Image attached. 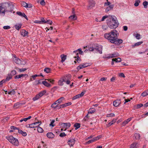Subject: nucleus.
Wrapping results in <instances>:
<instances>
[{
	"mask_svg": "<svg viewBox=\"0 0 148 148\" xmlns=\"http://www.w3.org/2000/svg\"><path fill=\"white\" fill-rule=\"evenodd\" d=\"M107 24L109 28L111 29H115L119 25L117 18L114 16H108L106 20Z\"/></svg>",
	"mask_w": 148,
	"mask_h": 148,
	"instance_id": "nucleus-1",
	"label": "nucleus"
},
{
	"mask_svg": "<svg viewBox=\"0 0 148 148\" xmlns=\"http://www.w3.org/2000/svg\"><path fill=\"white\" fill-rule=\"evenodd\" d=\"M118 33L116 29H113L109 33H106L104 35V38L112 43H115L117 38Z\"/></svg>",
	"mask_w": 148,
	"mask_h": 148,
	"instance_id": "nucleus-2",
	"label": "nucleus"
},
{
	"mask_svg": "<svg viewBox=\"0 0 148 148\" xmlns=\"http://www.w3.org/2000/svg\"><path fill=\"white\" fill-rule=\"evenodd\" d=\"M1 7H2L4 9L2 10V14L4 15L5 12H10L12 10L13 6L8 3H2L0 4Z\"/></svg>",
	"mask_w": 148,
	"mask_h": 148,
	"instance_id": "nucleus-3",
	"label": "nucleus"
},
{
	"mask_svg": "<svg viewBox=\"0 0 148 148\" xmlns=\"http://www.w3.org/2000/svg\"><path fill=\"white\" fill-rule=\"evenodd\" d=\"M6 138L12 145L15 146L18 145L19 142L17 139L14 138L13 136H6Z\"/></svg>",
	"mask_w": 148,
	"mask_h": 148,
	"instance_id": "nucleus-4",
	"label": "nucleus"
},
{
	"mask_svg": "<svg viewBox=\"0 0 148 148\" xmlns=\"http://www.w3.org/2000/svg\"><path fill=\"white\" fill-rule=\"evenodd\" d=\"M75 138H70L68 140L67 143L68 145L70 147H72L75 143Z\"/></svg>",
	"mask_w": 148,
	"mask_h": 148,
	"instance_id": "nucleus-5",
	"label": "nucleus"
},
{
	"mask_svg": "<svg viewBox=\"0 0 148 148\" xmlns=\"http://www.w3.org/2000/svg\"><path fill=\"white\" fill-rule=\"evenodd\" d=\"M71 76L70 74L64 76V79L65 80V81H64V82H65L67 84H70L71 82L70 80L71 79Z\"/></svg>",
	"mask_w": 148,
	"mask_h": 148,
	"instance_id": "nucleus-6",
	"label": "nucleus"
},
{
	"mask_svg": "<svg viewBox=\"0 0 148 148\" xmlns=\"http://www.w3.org/2000/svg\"><path fill=\"white\" fill-rule=\"evenodd\" d=\"M61 127L63 128H65L64 130V131L66 130V129L69 127L71 126V124L69 123H62L61 124Z\"/></svg>",
	"mask_w": 148,
	"mask_h": 148,
	"instance_id": "nucleus-7",
	"label": "nucleus"
},
{
	"mask_svg": "<svg viewBox=\"0 0 148 148\" xmlns=\"http://www.w3.org/2000/svg\"><path fill=\"white\" fill-rule=\"evenodd\" d=\"M95 3L94 1L91 0L89 1V5L88 7V9L92 8L95 5Z\"/></svg>",
	"mask_w": 148,
	"mask_h": 148,
	"instance_id": "nucleus-8",
	"label": "nucleus"
},
{
	"mask_svg": "<svg viewBox=\"0 0 148 148\" xmlns=\"http://www.w3.org/2000/svg\"><path fill=\"white\" fill-rule=\"evenodd\" d=\"M13 60L14 62L18 64H21V60L16 57L15 56H14Z\"/></svg>",
	"mask_w": 148,
	"mask_h": 148,
	"instance_id": "nucleus-9",
	"label": "nucleus"
},
{
	"mask_svg": "<svg viewBox=\"0 0 148 148\" xmlns=\"http://www.w3.org/2000/svg\"><path fill=\"white\" fill-rule=\"evenodd\" d=\"M41 123V122H36L33 123L31 124V126L32 128H34L37 127L38 126L40 125Z\"/></svg>",
	"mask_w": 148,
	"mask_h": 148,
	"instance_id": "nucleus-10",
	"label": "nucleus"
},
{
	"mask_svg": "<svg viewBox=\"0 0 148 148\" xmlns=\"http://www.w3.org/2000/svg\"><path fill=\"white\" fill-rule=\"evenodd\" d=\"M121 103V100L118 99L113 102V105L115 107H117L119 106Z\"/></svg>",
	"mask_w": 148,
	"mask_h": 148,
	"instance_id": "nucleus-11",
	"label": "nucleus"
},
{
	"mask_svg": "<svg viewBox=\"0 0 148 148\" xmlns=\"http://www.w3.org/2000/svg\"><path fill=\"white\" fill-rule=\"evenodd\" d=\"M95 50L96 51L100 53L101 54L102 53L101 46L99 45L97 46L95 48Z\"/></svg>",
	"mask_w": 148,
	"mask_h": 148,
	"instance_id": "nucleus-12",
	"label": "nucleus"
},
{
	"mask_svg": "<svg viewBox=\"0 0 148 148\" xmlns=\"http://www.w3.org/2000/svg\"><path fill=\"white\" fill-rule=\"evenodd\" d=\"M139 144L138 143L135 142L134 143L130 145V148H138L139 147Z\"/></svg>",
	"mask_w": 148,
	"mask_h": 148,
	"instance_id": "nucleus-13",
	"label": "nucleus"
},
{
	"mask_svg": "<svg viewBox=\"0 0 148 148\" xmlns=\"http://www.w3.org/2000/svg\"><path fill=\"white\" fill-rule=\"evenodd\" d=\"M64 76L63 77L60 79L58 82V84L60 86H62L63 85V82L65 81L64 80Z\"/></svg>",
	"mask_w": 148,
	"mask_h": 148,
	"instance_id": "nucleus-14",
	"label": "nucleus"
},
{
	"mask_svg": "<svg viewBox=\"0 0 148 148\" xmlns=\"http://www.w3.org/2000/svg\"><path fill=\"white\" fill-rule=\"evenodd\" d=\"M47 136L49 138H53L54 137V135L51 132L48 133L47 134Z\"/></svg>",
	"mask_w": 148,
	"mask_h": 148,
	"instance_id": "nucleus-15",
	"label": "nucleus"
},
{
	"mask_svg": "<svg viewBox=\"0 0 148 148\" xmlns=\"http://www.w3.org/2000/svg\"><path fill=\"white\" fill-rule=\"evenodd\" d=\"M132 118L130 117L128 118L127 120L125 121L122 123V125L123 126H125V125L127 124L129 122H130L132 119Z\"/></svg>",
	"mask_w": 148,
	"mask_h": 148,
	"instance_id": "nucleus-16",
	"label": "nucleus"
},
{
	"mask_svg": "<svg viewBox=\"0 0 148 148\" xmlns=\"http://www.w3.org/2000/svg\"><path fill=\"white\" fill-rule=\"evenodd\" d=\"M119 56V54L118 53H114L110 55V56L108 57V58H112L113 57L118 56Z\"/></svg>",
	"mask_w": 148,
	"mask_h": 148,
	"instance_id": "nucleus-17",
	"label": "nucleus"
},
{
	"mask_svg": "<svg viewBox=\"0 0 148 148\" xmlns=\"http://www.w3.org/2000/svg\"><path fill=\"white\" fill-rule=\"evenodd\" d=\"M21 35L24 37L26 36L27 35L28 32L25 30H22L21 32Z\"/></svg>",
	"mask_w": 148,
	"mask_h": 148,
	"instance_id": "nucleus-18",
	"label": "nucleus"
},
{
	"mask_svg": "<svg viewBox=\"0 0 148 148\" xmlns=\"http://www.w3.org/2000/svg\"><path fill=\"white\" fill-rule=\"evenodd\" d=\"M59 103L58 102L57 100L54 103L51 105V107L53 108H55L58 107V106Z\"/></svg>",
	"mask_w": 148,
	"mask_h": 148,
	"instance_id": "nucleus-19",
	"label": "nucleus"
},
{
	"mask_svg": "<svg viewBox=\"0 0 148 148\" xmlns=\"http://www.w3.org/2000/svg\"><path fill=\"white\" fill-rule=\"evenodd\" d=\"M78 51V53L81 55H82L83 53V51H82L81 49L80 48L78 49L77 50L74 51H73V53H75L77 55V51Z\"/></svg>",
	"mask_w": 148,
	"mask_h": 148,
	"instance_id": "nucleus-20",
	"label": "nucleus"
},
{
	"mask_svg": "<svg viewBox=\"0 0 148 148\" xmlns=\"http://www.w3.org/2000/svg\"><path fill=\"white\" fill-rule=\"evenodd\" d=\"M61 57L62 59L61 62L63 63L65 61V60L66 59V55H61Z\"/></svg>",
	"mask_w": 148,
	"mask_h": 148,
	"instance_id": "nucleus-21",
	"label": "nucleus"
},
{
	"mask_svg": "<svg viewBox=\"0 0 148 148\" xmlns=\"http://www.w3.org/2000/svg\"><path fill=\"white\" fill-rule=\"evenodd\" d=\"M116 40L115 41V43H114V44H120L122 43L123 42V40L121 39H118V35L117 36V38L116 39Z\"/></svg>",
	"mask_w": 148,
	"mask_h": 148,
	"instance_id": "nucleus-22",
	"label": "nucleus"
},
{
	"mask_svg": "<svg viewBox=\"0 0 148 148\" xmlns=\"http://www.w3.org/2000/svg\"><path fill=\"white\" fill-rule=\"evenodd\" d=\"M18 132L19 134H21L23 136H26L27 135L26 132H23L20 129H18Z\"/></svg>",
	"mask_w": 148,
	"mask_h": 148,
	"instance_id": "nucleus-23",
	"label": "nucleus"
},
{
	"mask_svg": "<svg viewBox=\"0 0 148 148\" xmlns=\"http://www.w3.org/2000/svg\"><path fill=\"white\" fill-rule=\"evenodd\" d=\"M74 126L75 127V130H77L80 127V124L79 123H76L74 124Z\"/></svg>",
	"mask_w": 148,
	"mask_h": 148,
	"instance_id": "nucleus-24",
	"label": "nucleus"
},
{
	"mask_svg": "<svg viewBox=\"0 0 148 148\" xmlns=\"http://www.w3.org/2000/svg\"><path fill=\"white\" fill-rule=\"evenodd\" d=\"M46 92L45 90H44L40 92L38 95L40 98L44 95Z\"/></svg>",
	"mask_w": 148,
	"mask_h": 148,
	"instance_id": "nucleus-25",
	"label": "nucleus"
},
{
	"mask_svg": "<svg viewBox=\"0 0 148 148\" xmlns=\"http://www.w3.org/2000/svg\"><path fill=\"white\" fill-rule=\"evenodd\" d=\"M143 43V42L142 41L138 42L136 43L135 44L132 45V47L133 48L134 47L136 46H138L140 45Z\"/></svg>",
	"mask_w": 148,
	"mask_h": 148,
	"instance_id": "nucleus-26",
	"label": "nucleus"
},
{
	"mask_svg": "<svg viewBox=\"0 0 148 148\" xmlns=\"http://www.w3.org/2000/svg\"><path fill=\"white\" fill-rule=\"evenodd\" d=\"M95 111V109L94 108H90L88 111V114H92L94 113Z\"/></svg>",
	"mask_w": 148,
	"mask_h": 148,
	"instance_id": "nucleus-27",
	"label": "nucleus"
},
{
	"mask_svg": "<svg viewBox=\"0 0 148 148\" xmlns=\"http://www.w3.org/2000/svg\"><path fill=\"white\" fill-rule=\"evenodd\" d=\"M69 18L70 19L74 20H76L77 18V17L75 16V14H73V15L70 16Z\"/></svg>",
	"mask_w": 148,
	"mask_h": 148,
	"instance_id": "nucleus-28",
	"label": "nucleus"
},
{
	"mask_svg": "<svg viewBox=\"0 0 148 148\" xmlns=\"http://www.w3.org/2000/svg\"><path fill=\"white\" fill-rule=\"evenodd\" d=\"M42 83L45 86L47 87H49L51 86V85L46 81H42Z\"/></svg>",
	"mask_w": 148,
	"mask_h": 148,
	"instance_id": "nucleus-29",
	"label": "nucleus"
},
{
	"mask_svg": "<svg viewBox=\"0 0 148 148\" xmlns=\"http://www.w3.org/2000/svg\"><path fill=\"white\" fill-rule=\"evenodd\" d=\"M77 56L74 57V58H77V60L78 63H79L80 61V59L78 56V53H77Z\"/></svg>",
	"mask_w": 148,
	"mask_h": 148,
	"instance_id": "nucleus-30",
	"label": "nucleus"
},
{
	"mask_svg": "<svg viewBox=\"0 0 148 148\" xmlns=\"http://www.w3.org/2000/svg\"><path fill=\"white\" fill-rule=\"evenodd\" d=\"M15 92L14 89L12 90L11 91H9L8 92V94L11 95H13L15 94Z\"/></svg>",
	"mask_w": 148,
	"mask_h": 148,
	"instance_id": "nucleus-31",
	"label": "nucleus"
},
{
	"mask_svg": "<svg viewBox=\"0 0 148 148\" xmlns=\"http://www.w3.org/2000/svg\"><path fill=\"white\" fill-rule=\"evenodd\" d=\"M147 95H148V90H147L144 91V92H143L141 94V95L143 97H145L147 96Z\"/></svg>",
	"mask_w": 148,
	"mask_h": 148,
	"instance_id": "nucleus-32",
	"label": "nucleus"
},
{
	"mask_svg": "<svg viewBox=\"0 0 148 148\" xmlns=\"http://www.w3.org/2000/svg\"><path fill=\"white\" fill-rule=\"evenodd\" d=\"M38 76L39 75L36 74L32 76L30 79V81H32L33 80H34L35 79L36 77Z\"/></svg>",
	"mask_w": 148,
	"mask_h": 148,
	"instance_id": "nucleus-33",
	"label": "nucleus"
},
{
	"mask_svg": "<svg viewBox=\"0 0 148 148\" xmlns=\"http://www.w3.org/2000/svg\"><path fill=\"white\" fill-rule=\"evenodd\" d=\"M135 138L136 139H139L140 137V135L138 133H136L134 134Z\"/></svg>",
	"mask_w": 148,
	"mask_h": 148,
	"instance_id": "nucleus-34",
	"label": "nucleus"
},
{
	"mask_svg": "<svg viewBox=\"0 0 148 148\" xmlns=\"http://www.w3.org/2000/svg\"><path fill=\"white\" fill-rule=\"evenodd\" d=\"M140 0H136L135 1V3L134 4V5L135 6L137 7L138 6L139 4V3H140Z\"/></svg>",
	"mask_w": 148,
	"mask_h": 148,
	"instance_id": "nucleus-35",
	"label": "nucleus"
},
{
	"mask_svg": "<svg viewBox=\"0 0 148 148\" xmlns=\"http://www.w3.org/2000/svg\"><path fill=\"white\" fill-rule=\"evenodd\" d=\"M44 71L46 73H48L51 72V70L49 68H46L44 69Z\"/></svg>",
	"mask_w": 148,
	"mask_h": 148,
	"instance_id": "nucleus-36",
	"label": "nucleus"
},
{
	"mask_svg": "<svg viewBox=\"0 0 148 148\" xmlns=\"http://www.w3.org/2000/svg\"><path fill=\"white\" fill-rule=\"evenodd\" d=\"M24 75H24V74H21V75H16L14 77V78L15 79H19V78H21V77L24 76Z\"/></svg>",
	"mask_w": 148,
	"mask_h": 148,
	"instance_id": "nucleus-37",
	"label": "nucleus"
},
{
	"mask_svg": "<svg viewBox=\"0 0 148 148\" xmlns=\"http://www.w3.org/2000/svg\"><path fill=\"white\" fill-rule=\"evenodd\" d=\"M143 4L144 8H146L147 7V5H148V2L145 1L143 3Z\"/></svg>",
	"mask_w": 148,
	"mask_h": 148,
	"instance_id": "nucleus-38",
	"label": "nucleus"
},
{
	"mask_svg": "<svg viewBox=\"0 0 148 148\" xmlns=\"http://www.w3.org/2000/svg\"><path fill=\"white\" fill-rule=\"evenodd\" d=\"M16 14L19 16H23L25 15V14L24 13H22L21 12L18 11L16 12Z\"/></svg>",
	"mask_w": 148,
	"mask_h": 148,
	"instance_id": "nucleus-39",
	"label": "nucleus"
},
{
	"mask_svg": "<svg viewBox=\"0 0 148 148\" xmlns=\"http://www.w3.org/2000/svg\"><path fill=\"white\" fill-rule=\"evenodd\" d=\"M64 98L63 97H61L59 98L57 100V101L58 102V103H61L62 101H63L64 100Z\"/></svg>",
	"mask_w": 148,
	"mask_h": 148,
	"instance_id": "nucleus-40",
	"label": "nucleus"
},
{
	"mask_svg": "<svg viewBox=\"0 0 148 148\" xmlns=\"http://www.w3.org/2000/svg\"><path fill=\"white\" fill-rule=\"evenodd\" d=\"M16 74V71L15 70H13L11 71L10 74L9 75L13 76Z\"/></svg>",
	"mask_w": 148,
	"mask_h": 148,
	"instance_id": "nucleus-41",
	"label": "nucleus"
},
{
	"mask_svg": "<svg viewBox=\"0 0 148 148\" xmlns=\"http://www.w3.org/2000/svg\"><path fill=\"white\" fill-rule=\"evenodd\" d=\"M40 97H39L38 95H36L34 97L33 99V100L34 101H35L39 99Z\"/></svg>",
	"mask_w": 148,
	"mask_h": 148,
	"instance_id": "nucleus-42",
	"label": "nucleus"
},
{
	"mask_svg": "<svg viewBox=\"0 0 148 148\" xmlns=\"http://www.w3.org/2000/svg\"><path fill=\"white\" fill-rule=\"evenodd\" d=\"M38 131L39 133H42L43 132V130L40 127H38Z\"/></svg>",
	"mask_w": 148,
	"mask_h": 148,
	"instance_id": "nucleus-43",
	"label": "nucleus"
},
{
	"mask_svg": "<svg viewBox=\"0 0 148 148\" xmlns=\"http://www.w3.org/2000/svg\"><path fill=\"white\" fill-rule=\"evenodd\" d=\"M84 68V66H83L82 64H81L77 67V69L79 70Z\"/></svg>",
	"mask_w": 148,
	"mask_h": 148,
	"instance_id": "nucleus-44",
	"label": "nucleus"
},
{
	"mask_svg": "<svg viewBox=\"0 0 148 148\" xmlns=\"http://www.w3.org/2000/svg\"><path fill=\"white\" fill-rule=\"evenodd\" d=\"M143 106V105L142 104L140 103L139 104H138L136 106H135V108L136 109H138L140 108Z\"/></svg>",
	"mask_w": 148,
	"mask_h": 148,
	"instance_id": "nucleus-45",
	"label": "nucleus"
},
{
	"mask_svg": "<svg viewBox=\"0 0 148 148\" xmlns=\"http://www.w3.org/2000/svg\"><path fill=\"white\" fill-rule=\"evenodd\" d=\"M22 5L23 6L26 8H27V3L25 2H23L22 3Z\"/></svg>",
	"mask_w": 148,
	"mask_h": 148,
	"instance_id": "nucleus-46",
	"label": "nucleus"
},
{
	"mask_svg": "<svg viewBox=\"0 0 148 148\" xmlns=\"http://www.w3.org/2000/svg\"><path fill=\"white\" fill-rule=\"evenodd\" d=\"M21 25H15V28L16 29L18 30L19 29L21 28Z\"/></svg>",
	"mask_w": 148,
	"mask_h": 148,
	"instance_id": "nucleus-47",
	"label": "nucleus"
},
{
	"mask_svg": "<svg viewBox=\"0 0 148 148\" xmlns=\"http://www.w3.org/2000/svg\"><path fill=\"white\" fill-rule=\"evenodd\" d=\"M108 17V16H104L102 17V19L100 20V21H104L106 18H107Z\"/></svg>",
	"mask_w": 148,
	"mask_h": 148,
	"instance_id": "nucleus-48",
	"label": "nucleus"
},
{
	"mask_svg": "<svg viewBox=\"0 0 148 148\" xmlns=\"http://www.w3.org/2000/svg\"><path fill=\"white\" fill-rule=\"evenodd\" d=\"M12 77V76L11 75H8V76L6 77L5 80L6 81H8L9 80L11 79Z\"/></svg>",
	"mask_w": 148,
	"mask_h": 148,
	"instance_id": "nucleus-49",
	"label": "nucleus"
},
{
	"mask_svg": "<svg viewBox=\"0 0 148 148\" xmlns=\"http://www.w3.org/2000/svg\"><path fill=\"white\" fill-rule=\"evenodd\" d=\"M55 122V120H53L51 122V123L49 124V126H52V127H53L54 126V125L53 124V123H54Z\"/></svg>",
	"mask_w": 148,
	"mask_h": 148,
	"instance_id": "nucleus-50",
	"label": "nucleus"
},
{
	"mask_svg": "<svg viewBox=\"0 0 148 148\" xmlns=\"http://www.w3.org/2000/svg\"><path fill=\"white\" fill-rule=\"evenodd\" d=\"M79 97H80L79 96V95L78 94L77 95H76L74 97H73V99L75 100V99H77Z\"/></svg>",
	"mask_w": 148,
	"mask_h": 148,
	"instance_id": "nucleus-51",
	"label": "nucleus"
},
{
	"mask_svg": "<svg viewBox=\"0 0 148 148\" xmlns=\"http://www.w3.org/2000/svg\"><path fill=\"white\" fill-rule=\"evenodd\" d=\"M114 116V113H110L108 114L107 115V117H113Z\"/></svg>",
	"mask_w": 148,
	"mask_h": 148,
	"instance_id": "nucleus-52",
	"label": "nucleus"
},
{
	"mask_svg": "<svg viewBox=\"0 0 148 148\" xmlns=\"http://www.w3.org/2000/svg\"><path fill=\"white\" fill-rule=\"evenodd\" d=\"M19 71L20 72H23L25 71L27 69L26 68L18 69Z\"/></svg>",
	"mask_w": 148,
	"mask_h": 148,
	"instance_id": "nucleus-53",
	"label": "nucleus"
},
{
	"mask_svg": "<svg viewBox=\"0 0 148 148\" xmlns=\"http://www.w3.org/2000/svg\"><path fill=\"white\" fill-rule=\"evenodd\" d=\"M86 92V90H84L81 93L79 94V96L80 97L84 95Z\"/></svg>",
	"mask_w": 148,
	"mask_h": 148,
	"instance_id": "nucleus-54",
	"label": "nucleus"
},
{
	"mask_svg": "<svg viewBox=\"0 0 148 148\" xmlns=\"http://www.w3.org/2000/svg\"><path fill=\"white\" fill-rule=\"evenodd\" d=\"M45 23H46L51 25L52 23V21L50 20H47V21H45Z\"/></svg>",
	"mask_w": 148,
	"mask_h": 148,
	"instance_id": "nucleus-55",
	"label": "nucleus"
},
{
	"mask_svg": "<svg viewBox=\"0 0 148 148\" xmlns=\"http://www.w3.org/2000/svg\"><path fill=\"white\" fill-rule=\"evenodd\" d=\"M66 135L65 134V133L63 132L62 133H61L60 134V136L61 137H63L64 136H65Z\"/></svg>",
	"mask_w": 148,
	"mask_h": 148,
	"instance_id": "nucleus-56",
	"label": "nucleus"
},
{
	"mask_svg": "<svg viewBox=\"0 0 148 148\" xmlns=\"http://www.w3.org/2000/svg\"><path fill=\"white\" fill-rule=\"evenodd\" d=\"M20 103H15L14 104V107H16V108H18L20 106Z\"/></svg>",
	"mask_w": 148,
	"mask_h": 148,
	"instance_id": "nucleus-57",
	"label": "nucleus"
},
{
	"mask_svg": "<svg viewBox=\"0 0 148 148\" xmlns=\"http://www.w3.org/2000/svg\"><path fill=\"white\" fill-rule=\"evenodd\" d=\"M10 26H8V25L4 26L3 27V28L5 29H10Z\"/></svg>",
	"mask_w": 148,
	"mask_h": 148,
	"instance_id": "nucleus-58",
	"label": "nucleus"
},
{
	"mask_svg": "<svg viewBox=\"0 0 148 148\" xmlns=\"http://www.w3.org/2000/svg\"><path fill=\"white\" fill-rule=\"evenodd\" d=\"M94 141V140H93V139L90 140L88 141L86 143H87L89 144L90 143H92Z\"/></svg>",
	"mask_w": 148,
	"mask_h": 148,
	"instance_id": "nucleus-59",
	"label": "nucleus"
},
{
	"mask_svg": "<svg viewBox=\"0 0 148 148\" xmlns=\"http://www.w3.org/2000/svg\"><path fill=\"white\" fill-rule=\"evenodd\" d=\"M140 35L139 34H136V36L135 37H136V38L137 39H139L140 38Z\"/></svg>",
	"mask_w": 148,
	"mask_h": 148,
	"instance_id": "nucleus-60",
	"label": "nucleus"
},
{
	"mask_svg": "<svg viewBox=\"0 0 148 148\" xmlns=\"http://www.w3.org/2000/svg\"><path fill=\"white\" fill-rule=\"evenodd\" d=\"M113 124V122H112V121H111L108 124L106 125L107 127H109L111 125H112Z\"/></svg>",
	"mask_w": 148,
	"mask_h": 148,
	"instance_id": "nucleus-61",
	"label": "nucleus"
},
{
	"mask_svg": "<svg viewBox=\"0 0 148 148\" xmlns=\"http://www.w3.org/2000/svg\"><path fill=\"white\" fill-rule=\"evenodd\" d=\"M40 3L42 5H45V2L44 1V0H42L40 2Z\"/></svg>",
	"mask_w": 148,
	"mask_h": 148,
	"instance_id": "nucleus-62",
	"label": "nucleus"
},
{
	"mask_svg": "<svg viewBox=\"0 0 148 148\" xmlns=\"http://www.w3.org/2000/svg\"><path fill=\"white\" fill-rule=\"evenodd\" d=\"M110 4V2L108 1L107 2H106L104 3L105 6H109Z\"/></svg>",
	"mask_w": 148,
	"mask_h": 148,
	"instance_id": "nucleus-63",
	"label": "nucleus"
},
{
	"mask_svg": "<svg viewBox=\"0 0 148 148\" xmlns=\"http://www.w3.org/2000/svg\"><path fill=\"white\" fill-rule=\"evenodd\" d=\"M82 64L83 65V66H84V68L87 67L89 66V65L87 63H84Z\"/></svg>",
	"mask_w": 148,
	"mask_h": 148,
	"instance_id": "nucleus-64",
	"label": "nucleus"
}]
</instances>
